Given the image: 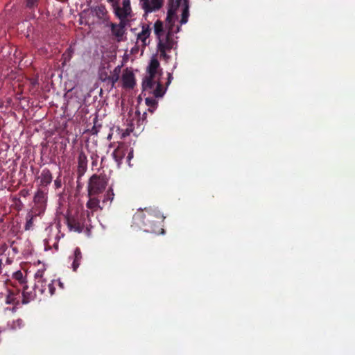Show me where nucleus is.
<instances>
[{
    "mask_svg": "<svg viewBox=\"0 0 355 355\" xmlns=\"http://www.w3.org/2000/svg\"><path fill=\"white\" fill-rule=\"evenodd\" d=\"M162 69L155 55L150 60L147 67V75L143 80V92L153 94L155 97H162L166 89L160 84Z\"/></svg>",
    "mask_w": 355,
    "mask_h": 355,
    "instance_id": "f03ea898",
    "label": "nucleus"
},
{
    "mask_svg": "<svg viewBox=\"0 0 355 355\" xmlns=\"http://www.w3.org/2000/svg\"><path fill=\"white\" fill-rule=\"evenodd\" d=\"M86 207L89 210L87 214L88 218H89L90 216L94 212L98 210L101 211L104 209L99 199L96 198L94 196H89V200L86 203Z\"/></svg>",
    "mask_w": 355,
    "mask_h": 355,
    "instance_id": "423d86ee",
    "label": "nucleus"
},
{
    "mask_svg": "<svg viewBox=\"0 0 355 355\" xmlns=\"http://www.w3.org/2000/svg\"><path fill=\"white\" fill-rule=\"evenodd\" d=\"M55 282V281L53 280V281L51 282V283H49V284H47V288H48L49 292L51 295L54 294L55 288L53 286V284H54Z\"/></svg>",
    "mask_w": 355,
    "mask_h": 355,
    "instance_id": "393cba45",
    "label": "nucleus"
},
{
    "mask_svg": "<svg viewBox=\"0 0 355 355\" xmlns=\"http://www.w3.org/2000/svg\"><path fill=\"white\" fill-rule=\"evenodd\" d=\"M28 287L26 286H24L23 288V303H28L31 299L33 298V295L32 293H29L26 290Z\"/></svg>",
    "mask_w": 355,
    "mask_h": 355,
    "instance_id": "4be33fe9",
    "label": "nucleus"
},
{
    "mask_svg": "<svg viewBox=\"0 0 355 355\" xmlns=\"http://www.w3.org/2000/svg\"><path fill=\"white\" fill-rule=\"evenodd\" d=\"M55 282H58L59 286L61 288H64V285H63V283L61 282L60 280H58V281H55Z\"/></svg>",
    "mask_w": 355,
    "mask_h": 355,
    "instance_id": "7c9ffc66",
    "label": "nucleus"
},
{
    "mask_svg": "<svg viewBox=\"0 0 355 355\" xmlns=\"http://www.w3.org/2000/svg\"><path fill=\"white\" fill-rule=\"evenodd\" d=\"M145 101L146 104L149 107L148 111L153 112L156 107V105L157 103V101L153 98L148 97L146 98Z\"/></svg>",
    "mask_w": 355,
    "mask_h": 355,
    "instance_id": "6ab92c4d",
    "label": "nucleus"
},
{
    "mask_svg": "<svg viewBox=\"0 0 355 355\" xmlns=\"http://www.w3.org/2000/svg\"><path fill=\"white\" fill-rule=\"evenodd\" d=\"M11 302H12L11 298H10V297H8L7 300H6V303L7 304H10Z\"/></svg>",
    "mask_w": 355,
    "mask_h": 355,
    "instance_id": "2f4dec72",
    "label": "nucleus"
},
{
    "mask_svg": "<svg viewBox=\"0 0 355 355\" xmlns=\"http://www.w3.org/2000/svg\"><path fill=\"white\" fill-rule=\"evenodd\" d=\"M114 198V193L113 189L110 187L105 194L103 195V198L101 201V205L104 208L110 207Z\"/></svg>",
    "mask_w": 355,
    "mask_h": 355,
    "instance_id": "ddd939ff",
    "label": "nucleus"
},
{
    "mask_svg": "<svg viewBox=\"0 0 355 355\" xmlns=\"http://www.w3.org/2000/svg\"><path fill=\"white\" fill-rule=\"evenodd\" d=\"M44 270H38L37 271V272L35 273V277L37 278H38V281H37V283H41V284H43V282H44V280L43 279V273H44ZM46 290V286H43V284H42V292H44Z\"/></svg>",
    "mask_w": 355,
    "mask_h": 355,
    "instance_id": "412c9836",
    "label": "nucleus"
},
{
    "mask_svg": "<svg viewBox=\"0 0 355 355\" xmlns=\"http://www.w3.org/2000/svg\"><path fill=\"white\" fill-rule=\"evenodd\" d=\"M87 167V156L83 152H80L78 157V173L80 175H83Z\"/></svg>",
    "mask_w": 355,
    "mask_h": 355,
    "instance_id": "9d476101",
    "label": "nucleus"
},
{
    "mask_svg": "<svg viewBox=\"0 0 355 355\" xmlns=\"http://www.w3.org/2000/svg\"><path fill=\"white\" fill-rule=\"evenodd\" d=\"M46 200V193L40 189H38L35 196L34 201L36 203L43 204Z\"/></svg>",
    "mask_w": 355,
    "mask_h": 355,
    "instance_id": "a211bd4d",
    "label": "nucleus"
},
{
    "mask_svg": "<svg viewBox=\"0 0 355 355\" xmlns=\"http://www.w3.org/2000/svg\"><path fill=\"white\" fill-rule=\"evenodd\" d=\"M117 0H107L108 2H110V3H112V6L113 4H114V3Z\"/></svg>",
    "mask_w": 355,
    "mask_h": 355,
    "instance_id": "473e14b6",
    "label": "nucleus"
},
{
    "mask_svg": "<svg viewBox=\"0 0 355 355\" xmlns=\"http://www.w3.org/2000/svg\"><path fill=\"white\" fill-rule=\"evenodd\" d=\"M134 125V124L132 123H131L130 124V128H128L125 130V132H123L122 133V137H126L127 135H129L130 132H132L133 129H132V126Z\"/></svg>",
    "mask_w": 355,
    "mask_h": 355,
    "instance_id": "a878e982",
    "label": "nucleus"
},
{
    "mask_svg": "<svg viewBox=\"0 0 355 355\" xmlns=\"http://www.w3.org/2000/svg\"><path fill=\"white\" fill-rule=\"evenodd\" d=\"M125 151L126 147L124 145L121 144L112 153V156L119 165H120L122 159L125 156Z\"/></svg>",
    "mask_w": 355,
    "mask_h": 355,
    "instance_id": "4468645a",
    "label": "nucleus"
},
{
    "mask_svg": "<svg viewBox=\"0 0 355 355\" xmlns=\"http://www.w3.org/2000/svg\"><path fill=\"white\" fill-rule=\"evenodd\" d=\"M37 0H26V4L28 7H33L36 4Z\"/></svg>",
    "mask_w": 355,
    "mask_h": 355,
    "instance_id": "bb28decb",
    "label": "nucleus"
},
{
    "mask_svg": "<svg viewBox=\"0 0 355 355\" xmlns=\"http://www.w3.org/2000/svg\"><path fill=\"white\" fill-rule=\"evenodd\" d=\"M121 80L123 87L132 89L135 85V74L131 69H125L122 73Z\"/></svg>",
    "mask_w": 355,
    "mask_h": 355,
    "instance_id": "0eeeda50",
    "label": "nucleus"
},
{
    "mask_svg": "<svg viewBox=\"0 0 355 355\" xmlns=\"http://www.w3.org/2000/svg\"><path fill=\"white\" fill-rule=\"evenodd\" d=\"M68 224L71 230L78 232H80L85 225V222H77L75 219H69Z\"/></svg>",
    "mask_w": 355,
    "mask_h": 355,
    "instance_id": "f3484780",
    "label": "nucleus"
},
{
    "mask_svg": "<svg viewBox=\"0 0 355 355\" xmlns=\"http://www.w3.org/2000/svg\"><path fill=\"white\" fill-rule=\"evenodd\" d=\"M163 5V0H140L139 6L146 14L159 10Z\"/></svg>",
    "mask_w": 355,
    "mask_h": 355,
    "instance_id": "39448f33",
    "label": "nucleus"
},
{
    "mask_svg": "<svg viewBox=\"0 0 355 355\" xmlns=\"http://www.w3.org/2000/svg\"><path fill=\"white\" fill-rule=\"evenodd\" d=\"M115 15L123 21L131 15L132 8L130 0H122L121 6L119 5L118 0L112 5Z\"/></svg>",
    "mask_w": 355,
    "mask_h": 355,
    "instance_id": "20e7f679",
    "label": "nucleus"
},
{
    "mask_svg": "<svg viewBox=\"0 0 355 355\" xmlns=\"http://www.w3.org/2000/svg\"><path fill=\"white\" fill-rule=\"evenodd\" d=\"M69 261H71V267L73 270L76 271L78 268L80 261L82 259V254L80 250L76 248L73 252V254L69 257Z\"/></svg>",
    "mask_w": 355,
    "mask_h": 355,
    "instance_id": "f8f14e48",
    "label": "nucleus"
},
{
    "mask_svg": "<svg viewBox=\"0 0 355 355\" xmlns=\"http://www.w3.org/2000/svg\"><path fill=\"white\" fill-rule=\"evenodd\" d=\"M92 15L99 19L105 20L107 17V11L105 6L100 5L91 8Z\"/></svg>",
    "mask_w": 355,
    "mask_h": 355,
    "instance_id": "9b49d317",
    "label": "nucleus"
},
{
    "mask_svg": "<svg viewBox=\"0 0 355 355\" xmlns=\"http://www.w3.org/2000/svg\"><path fill=\"white\" fill-rule=\"evenodd\" d=\"M52 174L49 169L42 170L40 175L37 178L39 186L43 187L48 186L52 182Z\"/></svg>",
    "mask_w": 355,
    "mask_h": 355,
    "instance_id": "6e6552de",
    "label": "nucleus"
},
{
    "mask_svg": "<svg viewBox=\"0 0 355 355\" xmlns=\"http://www.w3.org/2000/svg\"><path fill=\"white\" fill-rule=\"evenodd\" d=\"M132 157H133V150H132V149H131L128 155V161L129 162V165H130V162Z\"/></svg>",
    "mask_w": 355,
    "mask_h": 355,
    "instance_id": "cd10ccee",
    "label": "nucleus"
},
{
    "mask_svg": "<svg viewBox=\"0 0 355 355\" xmlns=\"http://www.w3.org/2000/svg\"><path fill=\"white\" fill-rule=\"evenodd\" d=\"M171 75L169 74V77H168V83L171 82Z\"/></svg>",
    "mask_w": 355,
    "mask_h": 355,
    "instance_id": "72a5a7b5",
    "label": "nucleus"
},
{
    "mask_svg": "<svg viewBox=\"0 0 355 355\" xmlns=\"http://www.w3.org/2000/svg\"><path fill=\"white\" fill-rule=\"evenodd\" d=\"M121 73V67H116L114 68V69L112 71L110 76H108V83H110L112 87H114L115 83L119 80V75Z\"/></svg>",
    "mask_w": 355,
    "mask_h": 355,
    "instance_id": "dca6fc26",
    "label": "nucleus"
},
{
    "mask_svg": "<svg viewBox=\"0 0 355 355\" xmlns=\"http://www.w3.org/2000/svg\"><path fill=\"white\" fill-rule=\"evenodd\" d=\"M110 26L112 35L116 37L117 41H121L125 33L124 26L121 23L119 24L111 23Z\"/></svg>",
    "mask_w": 355,
    "mask_h": 355,
    "instance_id": "1a4fd4ad",
    "label": "nucleus"
},
{
    "mask_svg": "<svg viewBox=\"0 0 355 355\" xmlns=\"http://www.w3.org/2000/svg\"><path fill=\"white\" fill-rule=\"evenodd\" d=\"M150 34V30L148 27H143L142 31L137 35V42H141V45L146 46L147 44V40Z\"/></svg>",
    "mask_w": 355,
    "mask_h": 355,
    "instance_id": "2eb2a0df",
    "label": "nucleus"
},
{
    "mask_svg": "<svg viewBox=\"0 0 355 355\" xmlns=\"http://www.w3.org/2000/svg\"><path fill=\"white\" fill-rule=\"evenodd\" d=\"M189 0H171L165 24L161 21L154 24V33L157 40V52L161 58L168 61L172 50L177 47L178 37L175 36L180 26L188 21Z\"/></svg>",
    "mask_w": 355,
    "mask_h": 355,
    "instance_id": "f257e3e1",
    "label": "nucleus"
},
{
    "mask_svg": "<svg viewBox=\"0 0 355 355\" xmlns=\"http://www.w3.org/2000/svg\"><path fill=\"white\" fill-rule=\"evenodd\" d=\"M108 76H110V75H108L107 73L104 70H101L99 73V78L102 81H107Z\"/></svg>",
    "mask_w": 355,
    "mask_h": 355,
    "instance_id": "5701e85b",
    "label": "nucleus"
},
{
    "mask_svg": "<svg viewBox=\"0 0 355 355\" xmlns=\"http://www.w3.org/2000/svg\"><path fill=\"white\" fill-rule=\"evenodd\" d=\"M54 184H55V187H56L57 188H59V187H60V186H61V182H60V181L59 180H58V179L55 180Z\"/></svg>",
    "mask_w": 355,
    "mask_h": 355,
    "instance_id": "c756f323",
    "label": "nucleus"
},
{
    "mask_svg": "<svg viewBox=\"0 0 355 355\" xmlns=\"http://www.w3.org/2000/svg\"><path fill=\"white\" fill-rule=\"evenodd\" d=\"M107 185V181L104 176L93 175L88 182V196L100 194L105 189Z\"/></svg>",
    "mask_w": 355,
    "mask_h": 355,
    "instance_id": "7ed1b4c3",
    "label": "nucleus"
},
{
    "mask_svg": "<svg viewBox=\"0 0 355 355\" xmlns=\"http://www.w3.org/2000/svg\"><path fill=\"white\" fill-rule=\"evenodd\" d=\"M22 325H23V321L21 319H17V320L12 322L11 328L12 329L20 328Z\"/></svg>",
    "mask_w": 355,
    "mask_h": 355,
    "instance_id": "b1692460",
    "label": "nucleus"
},
{
    "mask_svg": "<svg viewBox=\"0 0 355 355\" xmlns=\"http://www.w3.org/2000/svg\"><path fill=\"white\" fill-rule=\"evenodd\" d=\"M7 249V245L6 243H3L1 246V248H0V252H3L6 251V250Z\"/></svg>",
    "mask_w": 355,
    "mask_h": 355,
    "instance_id": "c85d7f7f",
    "label": "nucleus"
},
{
    "mask_svg": "<svg viewBox=\"0 0 355 355\" xmlns=\"http://www.w3.org/2000/svg\"><path fill=\"white\" fill-rule=\"evenodd\" d=\"M12 277L17 280L19 284L24 285L26 283L25 278L24 277L23 273L21 270L15 272L12 275Z\"/></svg>",
    "mask_w": 355,
    "mask_h": 355,
    "instance_id": "aec40b11",
    "label": "nucleus"
}]
</instances>
